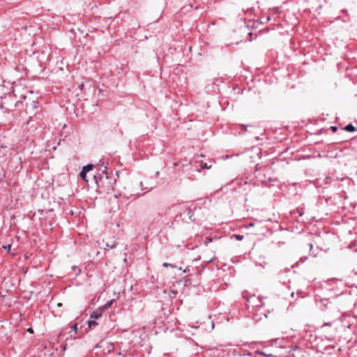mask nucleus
Listing matches in <instances>:
<instances>
[{"label": "nucleus", "mask_w": 357, "mask_h": 357, "mask_svg": "<svg viewBox=\"0 0 357 357\" xmlns=\"http://www.w3.org/2000/svg\"><path fill=\"white\" fill-rule=\"evenodd\" d=\"M89 326L90 328H92L93 327H95L98 323L94 320H90L88 322Z\"/></svg>", "instance_id": "nucleus-4"}, {"label": "nucleus", "mask_w": 357, "mask_h": 357, "mask_svg": "<svg viewBox=\"0 0 357 357\" xmlns=\"http://www.w3.org/2000/svg\"><path fill=\"white\" fill-rule=\"evenodd\" d=\"M234 237L238 241H241L243 238V236L236 234L234 235Z\"/></svg>", "instance_id": "nucleus-9"}, {"label": "nucleus", "mask_w": 357, "mask_h": 357, "mask_svg": "<svg viewBox=\"0 0 357 357\" xmlns=\"http://www.w3.org/2000/svg\"><path fill=\"white\" fill-rule=\"evenodd\" d=\"M113 300L108 301L102 308V310L109 308L112 305Z\"/></svg>", "instance_id": "nucleus-6"}, {"label": "nucleus", "mask_w": 357, "mask_h": 357, "mask_svg": "<svg viewBox=\"0 0 357 357\" xmlns=\"http://www.w3.org/2000/svg\"><path fill=\"white\" fill-rule=\"evenodd\" d=\"M102 309H100V311L97 310V311L93 312V313L91 314V319H98L99 317H100L102 316Z\"/></svg>", "instance_id": "nucleus-1"}, {"label": "nucleus", "mask_w": 357, "mask_h": 357, "mask_svg": "<svg viewBox=\"0 0 357 357\" xmlns=\"http://www.w3.org/2000/svg\"><path fill=\"white\" fill-rule=\"evenodd\" d=\"M114 246H115L114 245H109V243H105V247H107V248H108V247H110V248H114Z\"/></svg>", "instance_id": "nucleus-11"}, {"label": "nucleus", "mask_w": 357, "mask_h": 357, "mask_svg": "<svg viewBox=\"0 0 357 357\" xmlns=\"http://www.w3.org/2000/svg\"><path fill=\"white\" fill-rule=\"evenodd\" d=\"M98 245H99L100 246H102V243L100 241H98Z\"/></svg>", "instance_id": "nucleus-16"}, {"label": "nucleus", "mask_w": 357, "mask_h": 357, "mask_svg": "<svg viewBox=\"0 0 357 357\" xmlns=\"http://www.w3.org/2000/svg\"><path fill=\"white\" fill-rule=\"evenodd\" d=\"M31 104H32V105H33V107H31V109H36V108H37V107L36 106V104H35V102H33Z\"/></svg>", "instance_id": "nucleus-13"}, {"label": "nucleus", "mask_w": 357, "mask_h": 357, "mask_svg": "<svg viewBox=\"0 0 357 357\" xmlns=\"http://www.w3.org/2000/svg\"><path fill=\"white\" fill-rule=\"evenodd\" d=\"M72 330L75 332H77V324H75L73 326H72Z\"/></svg>", "instance_id": "nucleus-10"}, {"label": "nucleus", "mask_w": 357, "mask_h": 357, "mask_svg": "<svg viewBox=\"0 0 357 357\" xmlns=\"http://www.w3.org/2000/svg\"><path fill=\"white\" fill-rule=\"evenodd\" d=\"M206 240H207L208 241H209V242H211V238H206Z\"/></svg>", "instance_id": "nucleus-18"}, {"label": "nucleus", "mask_w": 357, "mask_h": 357, "mask_svg": "<svg viewBox=\"0 0 357 357\" xmlns=\"http://www.w3.org/2000/svg\"><path fill=\"white\" fill-rule=\"evenodd\" d=\"M171 292L173 293L174 295L177 294V291L174 290H172Z\"/></svg>", "instance_id": "nucleus-14"}, {"label": "nucleus", "mask_w": 357, "mask_h": 357, "mask_svg": "<svg viewBox=\"0 0 357 357\" xmlns=\"http://www.w3.org/2000/svg\"><path fill=\"white\" fill-rule=\"evenodd\" d=\"M331 130H333V132H335L337 130V127H335V126H331Z\"/></svg>", "instance_id": "nucleus-12"}, {"label": "nucleus", "mask_w": 357, "mask_h": 357, "mask_svg": "<svg viewBox=\"0 0 357 357\" xmlns=\"http://www.w3.org/2000/svg\"><path fill=\"white\" fill-rule=\"evenodd\" d=\"M344 129L348 132H354L356 130L355 127L352 124L347 125Z\"/></svg>", "instance_id": "nucleus-2"}, {"label": "nucleus", "mask_w": 357, "mask_h": 357, "mask_svg": "<svg viewBox=\"0 0 357 357\" xmlns=\"http://www.w3.org/2000/svg\"><path fill=\"white\" fill-rule=\"evenodd\" d=\"M28 331H29V332H30V333H33V330H32V328H29V329H28Z\"/></svg>", "instance_id": "nucleus-17"}, {"label": "nucleus", "mask_w": 357, "mask_h": 357, "mask_svg": "<svg viewBox=\"0 0 357 357\" xmlns=\"http://www.w3.org/2000/svg\"><path fill=\"white\" fill-rule=\"evenodd\" d=\"M163 266L167 267V266H170V264H168L167 263H164Z\"/></svg>", "instance_id": "nucleus-15"}, {"label": "nucleus", "mask_w": 357, "mask_h": 357, "mask_svg": "<svg viewBox=\"0 0 357 357\" xmlns=\"http://www.w3.org/2000/svg\"><path fill=\"white\" fill-rule=\"evenodd\" d=\"M3 248L7 251H10V248H11V245L10 244H8L6 245H3Z\"/></svg>", "instance_id": "nucleus-8"}, {"label": "nucleus", "mask_w": 357, "mask_h": 357, "mask_svg": "<svg viewBox=\"0 0 357 357\" xmlns=\"http://www.w3.org/2000/svg\"><path fill=\"white\" fill-rule=\"evenodd\" d=\"M200 167L202 169H210L211 167V165H208L207 163L202 162Z\"/></svg>", "instance_id": "nucleus-5"}, {"label": "nucleus", "mask_w": 357, "mask_h": 357, "mask_svg": "<svg viewBox=\"0 0 357 357\" xmlns=\"http://www.w3.org/2000/svg\"><path fill=\"white\" fill-rule=\"evenodd\" d=\"M80 176L85 181H88V180L86 179V172H84V170H82L80 173Z\"/></svg>", "instance_id": "nucleus-7"}, {"label": "nucleus", "mask_w": 357, "mask_h": 357, "mask_svg": "<svg viewBox=\"0 0 357 357\" xmlns=\"http://www.w3.org/2000/svg\"><path fill=\"white\" fill-rule=\"evenodd\" d=\"M93 167V165H87L86 166L84 167L82 170H84V172H88L89 171L91 170Z\"/></svg>", "instance_id": "nucleus-3"}]
</instances>
